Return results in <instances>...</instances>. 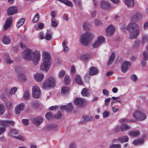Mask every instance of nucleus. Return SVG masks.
<instances>
[{"instance_id":"obj_24","label":"nucleus","mask_w":148,"mask_h":148,"mask_svg":"<svg viewBox=\"0 0 148 148\" xmlns=\"http://www.w3.org/2000/svg\"><path fill=\"white\" fill-rule=\"evenodd\" d=\"M125 4L129 7L132 8L135 5L134 0H124Z\"/></svg>"},{"instance_id":"obj_22","label":"nucleus","mask_w":148,"mask_h":148,"mask_svg":"<svg viewBox=\"0 0 148 148\" xmlns=\"http://www.w3.org/2000/svg\"><path fill=\"white\" fill-rule=\"evenodd\" d=\"M100 5L101 8L105 9H108L110 8V4L107 1H102L100 3Z\"/></svg>"},{"instance_id":"obj_21","label":"nucleus","mask_w":148,"mask_h":148,"mask_svg":"<svg viewBox=\"0 0 148 148\" xmlns=\"http://www.w3.org/2000/svg\"><path fill=\"white\" fill-rule=\"evenodd\" d=\"M144 143L143 138H139L134 140L133 143L135 145H141L143 144Z\"/></svg>"},{"instance_id":"obj_25","label":"nucleus","mask_w":148,"mask_h":148,"mask_svg":"<svg viewBox=\"0 0 148 148\" xmlns=\"http://www.w3.org/2000/svg\"><path fill=\"white\" fill-rule=\"evenodd\" d=\"M74 79L75 82L77 84L80 85L83 84V82L79 75L76 74L75 76Z\"/></svg>"},{"instance_id":"obj_44","label":"nucleus","mask_w":148,"mask_h":148,"mask_svg":"<svg viewBox=\"0 0 148 148\" xmlns=\"http://www.w3.org/2000/svg\"><path fill=\"white\" fill-rule=\"evenodd\" d=\"M51 26L53 27H57L58 24V21L55 19H51Z\"/></svg>"},{"instance_id":"obj_33","label":"nucleus","mask_w":148,"mask_h":148,"mask_svg":"<svg viewBox=\"0 0 148 148\" xmlns=\"http://www.w3.org/2000/svg\"><path fill=\"white\" fill-rule=\"evenodd\" d=\"M91 117L88 116H83L81 120V122L82 123H84L89 121L91 119Z\"/></svg>"},{"instance_id":"obj_47","label":"nucleus","mask_w":148,"mask_h":148,"mask_svg":"<svg viewBox=\"0 0 148 148\" xmlns=\"http://www.w3.org/2000/svg\"><path fill=\"white\" fill-rule=\"evenodd\" d=\"M5 110V108L2 103H0V115H2Z\"/></svg>"},{"instance_id":"obj_15","label":"nucleus","mask_w":148,"mask_h":148,"mask_svg":"<svg viewBox=\"0 0 148 148\" xmlns=\"http://www.w3.org/2000/svg\"><path fill=\"white\" fill-rule=\"evenodd\" d=\"M18 10L17 7L15 6H11L7 10L8 15H11L18 12Z\"/></svg>"},{"instance_id":"obj_37","label":"nucleus","mask_w":148,"mask_h":148,"mask_svg":"<svg viewBox=\"0 0 148 148\" xmlns=\"http://www.w3.org/2000/svg\"><path fill=\"white\" fill-rule=\"evenodd\" d=\"M64 81L66 84H68L70 83L71 82V79L70 77L68 75H65L64 77Z\"/></svg>"},{"instance_id":"obj_43","label":"nucleus","mask_w":148,"mask_h":148,"mask_svg":"<svg viewBox=\"0 0 148 148\" xmlns=\"http://www.w3.org/2000/svg\"><path fill=\"white\" fill-rule=\"evenodd\" d=\"M109 148H121V146L119 144H113L111 143Z\"/></svg>"},{"instance_id":"obj_31","label":"nucleus","mask_w":148,"mask_h":148,"mask_svg":"<svg viewBox=\"0 0 148 148\" xmlns=\"http://www.w3.org/2000/svg\"><path fill=\"white\" fill-rule=\"evenodd\" d=\"M120 129L121 131L128 130L130 129V127L126 124H122L121 126Z\"/></svg>"},{"instance_id":"obj_3","label":"nucleus","mask_w":148,"mask_h":148,"mask_svg":"<svg viewBox=\"0 0 148 148\" xmlns=\"http://www.w3.org/2000/svg\"><path fill=\"white\" fill-rule=\"evenodd\" d=\"M93 35L89 32H86L82 34L80 37L81 43L84 46H87L92 40Z\"/></svg>"},{"instance_id":"obj_7","label":"nucleus","mask_w":148,"mask_h":148,"mask_svg":"<svg viewBox=\"0 0 148 148\" xmlns=\"http://www.w3.org/2000/svg\"><path fill=\"white\" fill-rule=\"evenodd\" d=\"M51 62H46L43 61L41 64L40 69V70L47 72L51 67Z\"/></svg>"},{"instance_id":"obj_63","label":"nucleus","mask_w":148,"mask_h":148,"mask_svg":"<svg viewBox=\"0 0 148 148\" xmlns=\"http://www.w3.org/2000/svg\"><path fill=\"white\" fill-rule=\"evenodd\" d=\"M51 35L50 34H47L45 36V38L47 40H50L51 38Z\"/></svg>"},{"instance_id":"obj_30","label":"nucleus","mask_w":148,"mask_h":148,"mask_svg":"<svg viewBox=\"0 0 148 148\" xmlns=\"http://www.w3.org/2000/svg\"><path fill=\"white\" fill-rule=\"evenodd\" d=\"M81 94L83 96L87 97L89 95L90 93L87 89L84 88L82 89Z\"/></svg>"},{"instance_id":"obj_53","label":"nucleus","mask_w":148,"mask_h":148,"mask_svg":"<svg viewBox=\"0 0 148 148\" xmlns=\"http://www.w3.org/2000/svg\"><path fill=\"white\" fill-rule=\"evenodd\" d=\"M100 44L97 40H96L92 44V47L93 48H97L100 46Z\"/></svg>"},{"instance_id":"obj_61","label":"nucleus","mask_w":148,"mask_h":148,"mask_svg":"<svg viewBox=\"0 0 148 148\" xmlns=\"http://www.w3.org/2000/svg\"><path fill=\"white\" fill-rule=\"evenodd\" d=\"M22 121L23 123L25 125H27L29 124V120L28 119H23Z\"/></svg>"},{"instance_id":"obj_39","label":"nucleus","mask_w":148,"mask_h":148,"mask_svg":"<svg viewBox=\"0 0 148 148\" xmlns=\"http://www.w3.org/2000/svg\"><path fill=\"white\" fill-rule=\"evenodd\" d=\"M119 121L121 123H127L128 122H135V121L134 120H131V119H129L126 118H123L121 119Z\"/></svg>"},{"instance_id":"obj_6","label":"nucleus","mask_w":148,"mask_h":148,"mask_svg":"<svg viewBox=\"0 0 148 148\" xmlns=\"http://www.w3.org/2000/svg\"><path fill=\"white\" fill-rule=\"evenodd\" d=\"M41 95L40 90L39 87L35 85L32 87V96L36 98H39Z\"/></svg>"},{"instance_id":"obj_27","label":"nucleus","mask_w":148,"mask_h":148,"mask_svg":"<svg viewBox=\"0 0 148 148\" xmlns=\"http://www.w3.org/2000/svg\"><path fill=\"white\" fill-rule=\"evenodd\" d=\"M2 42L5 44H8L10 43L11 40L9 37L4 36L2 40Z\"/></svg>"},{"instance_id":"obj_18","label":"nucleus","mask_w":148,"mask_h":148,"mask_svg":"<svg viewBox=\"0 0 148 148\" xmlns=\"http://www.w3.org/2000/svg\"><path fill=\"white\" fill-rule=\"evenodd\" d=\"M61 109L66 110L68 112H71L73 109V107L72 104L71 103H69L66 106H63L61 107Z\"/></svg>"},{"instance_id":"obj_14","label":"nucleus","mask_w":148,"mask_h":148,"mask_svg":"<svg viewBox=\"0 0 148 148\" xmlns=\"http://www.w3.org/2000/svg\"><path fill=\"white\" fill-rule=\"evenodd\" d=\"M114 27L110 25L106 29V33L107 34L108 36H111L113 34L115 31Z\"/></svg>"},{"instance_id":"obj_35","label":"nucleus","mask_w":148,"mask_h":148,"mask_svg":"<svg viewBox=\"0 0 148 148\" xmlns=\"http://www.w3.org/2000/svg\"><path fill=\"white\" fill-rule=\"evenodd\" d=\"M25 20L24 18L20 19L16 24V27L18 28L22 25L24 23Z\"/></svg>"},{"instance_id":"obj_17","label":"nucleus","mask_w":148,"mask_h":148,"mask_svg":"<svg viewBox=\"0 0 148 148\" xmlns=\"http://www.w3.org/2000/svg\"><path fill=\"white\" fill-rule=\"evenodd\" d=\"M140 134V132L138 130H130L129 132L128 135L132 137H137Z\"/></svg>"},{"instance_id":"obj_1","label":"nucleus","mask_w":148,"mask_h":148,"mask_svg":"<svg viewBox=\"0 0 148 148\" xmlns=\"http://www.w3.org/2000/svg\"><path fill=\"white\" fill-rule=\"evenodd\" d=\"M22 56L26 60H32L33 63L36 65L40 59L41 54L40 51L38 50L33 51L27 48L23 52Z\"/></svg>"},{"instance_id":"obj_57","label":"nucleus","mask_w":148,"mask_h":148,"mask_svg":"<svg viewBox=\"0 0 148 148\" xmlns=\"http://www.w3.org/2000/svg\"><path fill=\"white\" fill-rule=\"evenodd\" d=\"M69 148H77L76 143L74 141L71 143L69 145Z\"/></svg>"},{"instance_id":"obj_40","label":"nucleus","mask_w":148,"mask_h":148,"mask_svg":"<svg viewBox=\"0 0 148 148\" xmlns=\"http://www.w3.org/2000/svg\"><path fill=\"white\" fill-rule=\"evenodd\" d=\"M6 91H3L0 94V99L3 101H5L6 100Z\"/></svg>"},{"instance_id":"obj_32","label":"nucleus","mask_w":148,"mask_h":148,"mask_svg":"<svg viewBox=\"0 0 148 148\" xmlns=\"http://www.w3.org/2000/svg\"><path fill=\"white\" fill-rule=\"evenodd\" d=\"M118 140L122 143L127 142L129 140L128 137L126 136H124L122 137L118 138Z\"/></svg>"},{"instance_id":"obj_9","label":"nucleus","mask_w":148,"mask_h":148,"mask_svg":"<svg viewBox=\"0 0 148 148\" xmlns=\"http://www.w3.org/2000/svg\"><path fill=\"white\" fill-rule=\"evenodd\" d=\"M131 64V63L130 61H125L124 62L121 66L122 71L123 73L126 72Z\"/></svg>"},{"instance_id":"obj_16","label":"nucleus","mask_w":148,"mask_h":148,"mask_svg":"<svg viewBox=\"0 0 148 148\" xmlns=\"http://www.w3.org/2000/svg\"><path fill=\"white\" fill-rule=\"evenodd\" d=\"M43 119L41 116H37L34 118L32 121L33 123L36 125H39L43 121Z\"/></svg>"},{"instance_id":"obj_26","label":"nucleus","mask_w":148,"mask_h":148,"mask_svg":"<svg viewBox=\"0 0 148 148\" xmlns=\"http://www.w3.org/2000/svg\"><path fill=\"white\" fill-rule=\"evenodd\" d=\"M140 43V41L139 40L134 41L132 46V48L134 49H137L139 47Z\"/></svg>"},{"instance_id":"obj_48","label":"nucleus","mask_w":148,"mask_h":148,"mask_svg":"<svg viewBox=\"0 0 148 148\" xmlns=\"http://www.w3.org/2000/svg\"><path fill=\"white\" fill-rule=\"evenodd\" d=\"M45 116L46 118L48 120L52 119L53 117L52 113L49 112L47 113Z\"/></svg>"},{"instance_id":"obj_42","label":"nucleus","mask_w":148,"mask_h":148,"mask_svg":"<svg viewBox=\"0 0 148 148\" xmlns=\"http://www.w3.org/2000/svg\"><path fill=\"white\" fill-rule=\"evenodd\" d=\"M17 88L14 87L11 88L9 91V94L12 95L14 94L15 92L17 91Z\"/></svg>"},{"instance_id":"obj_54","label":"nucleus","mask_w":148,"mask_h":148,"mask_svg":"<svg viewBox=\"0 0 148 148\" xmlns=\"http://www.w3.org/2000/svg\"><path fill=\"white\" fill-rule=\"evenodd\" d=\"M62 116V114L61 112L59 111L54 116V117L57 119H60Z\"/></svg>"},{"instance_id":"obj_12","label":"nucleus","mask_w":148,"mask_h":148,"mask_svg":"<svg viewBox=\"0 0 148 148\" xmlns=\"http://www.w3.org/2000/svg\"><path fill=\"white\" fill-rule=\"evenodd\" d=\"M42 60L46 62H51V55L47 52L44 51L42 52Z\"/></svg>"},{"instance_id":"obj_56","label":"nucleus","mask_w":148,"mask_h":148,"mask_svg":"<svg viewBox=\"0 0 148 148\" xmlns=\"http://www.w3.org/2000/svg\"><path fill=\"white\" fill-rule=\"evenodd\" d=\"M110 112L105 111L103 113V117L104 118H107L110 116Z\"/></svg>"},{"instance_id":"obj_50","label":"nucleus","mask_w":148,"mask_h":148,"mask_svg":"<svg viewBox=\"0 0 148 148\" xmlns=\"http://www.w3.org/2000/svg\"><path fill=\"white\" fill-rule=\"evenodd\" d=\"M143 59L145 61H147L148 60V52L144 51L143 53Z\"/></svg>"},{"instance_id":"obj_34","label":"nucleus","mask_w":148,"mask_h":148,"mask_svg":"<svg viewBox=\"0 0 148 148\" xmlns=\"http://www.w3.org/2000/svg\"><path fill=\"white\" fill-rule=\"evenodd\" d=\"M97 40L101 45L104 42L105 38L103 36H100L98 37Z\"/></svg>"},{"instance_id":"obj_13","label":"nucleus","mask_w":148,"mask_h":148,"mask_svg":"<svg viewBox=\"0 0 148 148\" xmlns=\"http://www.w3.org/2000/svg\"><path fill=\"white\" fill-rule=\"evenodd\" d=\"M14 122L12 121H0V125L5 126H12L14 125Z\"/></svg>"},{"instance_id":"obj_55","label":"nucleus","mask_w":148,"mask_h":148,"mask_svg":"<svg viewBox=\"0 0 148 148\" xmlns=\"http://www.w3.org/2000/svg\"><path fill=\"white\" fill-rule=\"evenodd\" d=\"M39 19V16L38 14H36L34 16L33 20L32 22L34 23L37 22Z\"/></svg>"},{"instance_id":"obj_38","label":"nucleus","mask_w":148,"mask_h":148,"mask_svg":"<svg viewBox=\"0 0 148 148\" xmlns=\"http://www.w3.org/2000/svg\"><path fill=\"white\" fill-rule=\"evenodd\" d=\"M30 95L29 93L27 90H25V91L24 96L23 99L25 100H27L29 99L30 97Z\"/></svg>"},{"instance_id":"obj_19","label":"nucleus","mask_w":148,"mask_h":148,"mask_svg":"<svg viewBox=\"0 0 148 148\" xmlns=\"http://www.w3.org/2000/svg\"><path fill=\"white\" fill-rule=\"evenodd\" d=\"M17 78L21 82H24L27 80V77L24 72L19 73L17 75Z\"/></svg>"},{"instance_id":"obj_41","label":"nucleus","mask_w":148,"mask_h":148,"mask_svg":"<svg viewBox=\"0 0 148 148\" xmlns=\"http://www.w3.org/2000/svg\"><path fill=\"white\" fill-rule=\"evenodd\" d=\"M148 40V36L147 35H144L142 38L141 43L142 45H144L147 42Z\"/></svg>"},{"instance_id":"obj_49","label":"nucleus","mask_w":148,"mask_h":148,"mask_svg":"<svg viewBox=\"0 0 148 148\" xmlns=\"http://www.w3.org/2000/svg\"><path fill=\"white\" fill-rule=\"evenodd\" d=\"M90 26V24L87 22H85L83 24V27L84 30L88 29L89 28Z\"/></svg>"},{"instance_id":"obj_51","label":"nucleus","mask_w":148,"mask_h":148,"mask_svg":"<svg viewBox=\"0 0 148 148\" xmlns=\"http://www.w3.org/2000/svg\"><path fill=\"white\" fill-rule=\"evenodd\" d=\"M65 74V72L64 70H61L59 72L58 77L60 78H62Z\"/></svg>"},{"instance_id":"obj_23","label":"nucleus","mask_w":148,"mask_h":148,"mask_svg":"<svg viewBox=\"0 0 148 148\" xmlns=\"http://www.w3.org/2000/svg\"><path fill=\"white\" fill-rule=\"evenodd\" d=\"M12 21V18L11 17H9L7 18L5 22L4 25V29L6 30L11 25Z\"/></svg>"},{"instance_id":"obj_64","label":"nucleus","mask_w":148,"mask_h":148,"mask_svg":"<svg viewBox=\"0 0 148 148\" xmlns=\"http://www.w3.org/2000/svg\"><path fill=\"white\" fill-rule=\"evenodd\" d=\"M10 131L11 132L14 134H16L18 133V131L14 129H10Z\"/></svg>"},{"instance_id":"obj_5","label":"nucleus","mask_w":148,"mask_h":148,"mask_svg":"<svg viewBox=\"0 0 148 148\" xmlns=\"http://www.w3.org/2000/svg\"><path fill=\"white\" fill-rule=\"evenodd\" d=\"M133 117L137 120L143 121L147 118L146 114L138 110L135 111L133 113Z\"/></svg>"},{"instance_id":"obj_2","label":"nucleus","mask_w":148,"mask_h":148,"mask_svg":"<svg viewBox=\"0 0 148 148\" xmlns=\"http://www.w3.org/2000/svg\"><path fill=\"white\" fill-rule=\"evenodd\" d=\"M126 29L130 32L129 38L134 39L140 34V26L138 24L133 22L129 23L126 27Z\"/></svg>"},{"instance_id":"obj_11","label":"nucleus","mask_w":148,"mask_h":148,"mask_svg":"<svg viewBox=\"0 0 148 148\" xmlns=\"http://www.w3.org/2000/svg\"><path fill=\"white\" fill-rule=\"evenodd\" d=\"M74 101L77 106L80 107H82L86 102V101L84 99L79 98H77L75 99Z\"/></svg>"},{"instance_id":"obj_62","label":"nucleus","mask_w":148,"mask_h":148,"mask_svg":"<svg viewBox=\"0 0 148 148\" xmlns=\"http://www.w3.org/2000/svg\"><path fill=\"white\" fill-rule=\"evenodd\" d=\"M56 14V12L55 11H53L51 12V19H55V17Z\"/></svg>"},{"instance_id":"obj_4","label":"nucleus","mask_w":148,"mask_h":148,"mask_svg":"<svg viewBox=\"0 0 148 148\" xmlns=\"http://www.w3.org/2000/svg\"><path fill=\"white\" fill-rule=\"evenodd\" d=\"M56 79L53 77H50L48 78L44 82L42 87L45 89H48L54 86L55 84Z\"/></svg>"},{"instance_id":"obj_28","label":"nucleus","mask_w":148,"mask_h":148,"mask_svg":"<svg viewBox=\"0 0 148 148\" xmlns=\"http://www.w3.org/2000/svg\"><path fill=\"white\" fill-rule=\"evenodd\" d=\"M64 4L70 7H72L73 6V4L72 3L68 0H57Z\"/></svg>"},{"instance_id":"obj_8","label":"nucleus","mask_w":148,"mask_h":148,"mask_svg":"<svg viewBox=\"0 0 148 148\" xmlns=\"http://www.w3.org/2000/svg\"><path fill=\"white\" fill-rule=\"evenodd\" d=\"M44 75L41 73H35L33 76L34 79L37 82H41L44 78Z\"/></svg>"},{"instance_id":"obj_46","label":"nucleus","mask_w":148,"mask_h":148,"mask_svg":"<svg viewBox=\"0 0 148 148\" xmlns=\"http://www.w3.org/2000/svg\"><path fill=\"white\" fill-rule=\"evenodd\" d=\"M13 102L11 101H8L5 103L6 107L8 108L11 109L12 108Z\"/></svg>"},{"instance_id":"obj_29","label":"nucleus","mask_w":148,"mask_h":148,"mask_svg":"<svg viewBox=\"0 0 148 148\" xmlns=\"http://www.w3.org/2000/svg\"><path fill=\"white\" fill-rule=\"evenodd\" d=\"M91 57V56L89 54H84L81 56L80 58L83 61H86L88 60Z\"/></svg>"},{"instance_id":"obj_36","label":"nucleus","mask_w":148,"mask_h":148,"mask_svg":"<svg viewBox=\"0 0 148 148\" xmlns=\"http://www.w3.org/2000/svg\"><path fill=\"white\" fill-rule=\"evenodd\" d=\"M115 54L114 53H112L111 55L108 62V65H109L112 64V62H113L114 60V57H115Z\"/></svg>"},{"instance_id":"obj_20","label":"nucleus","mask_w":148,"mask_h":148,"mask_svg":"<svg viewBox=\"0 0 148 148\" xmlns=\"http://www.w3.org/2000/svg\"><path fill=\"white\" fill-rule=\"evenodd\" d=\"M99 71L97 68L94 66H92L89 68L88 73L90 75H94L98 73Z\"/></svg>"},{"instance_id":"obj_60","label":"nucleus","mask_w":148,"mask_h":148,"mask_svg":"<svg viewBox=\"0 0 148 148\" xmlns=\"http://www.w3.org/2000/svg\"><path fill=\"white\" fill-rule=\"evenodd\" d=\"M137 13L134 14L132 17L131 20L132 21H135L137 20Z\"/></svg>"},{"instance_id":"obj_10","label":"nucleus","mask_w":148,"mask_h":148,"mask_svg":"<svg viewBox=\"0 0 148 148\" xmlns=\"http://www.w3.org/2000/svg\"><path fill=\"white\" fill-rule=\"evenodd\" d=\"M25 105L23 103H21L17 105L15 108V113L17 114H19L22 110L25 108Z\"/></svg>"},{"instance_id":"obj_58","label":"nucleus","mask_w":148,"mask_h":148,"mask_svg":"<svg viewBox=\"0 0 148 148\" xmlns=\"http://www.w3.org/2000/svg\"><path fill=\"white\" fill-rule=\"evenodd\" d=\"M14 138H15L17 139H19L20 140H21V141H25L24 138L23 136H22L19 135L18 136H14Z\"/></svg>"},{"instance_id":"obj_45","label":"nucleus","mask_w":148,"mask_h":148,"mask_svg":"<svg viewBox=\"0 0 148 148\" xmlns=\"http://www.w3.org/2000/svg\"><path fill=\"white\" fill-rule=\"evenodd\" d=\"M31 106L34 108H37L39 106L38 103L37 101H33L31 103Z\"/></svg>"},{"instance_id":"obj_59","label":"nucleus","mask_w":148,"mask_h":148,"mask_svg":"<svg viewBox=\"0 0 148 148\" xmlns=\"http://www.w3.org/2000/svg\"><path fill=\"white\" fill-rule=\"evenodd\" d=\"M95 23L96 26H100L102 24V22L100 21L97 20H95Z\"/></svg>"},{"instance_id":"obj_52","label":"nucleus","mask_w":148,"mask_h":148,"mask_svg":"<svg viewBox=\"0 0 148 148\" xmlns=\"http://www.w3.org/2000/svg\"><path fill=\"white\" fill-rule=\"evenodd\" d=\"M69 91V89L66 87H63L61 90V92L63 94L67 93Z\"/></svg>"}]
</instances>
